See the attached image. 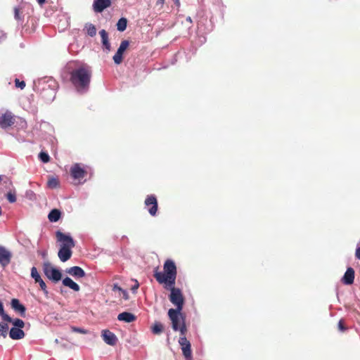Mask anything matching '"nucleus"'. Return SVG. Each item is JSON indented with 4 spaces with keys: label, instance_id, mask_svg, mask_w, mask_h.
Segmentation results:
<instances>
[{
    "label": "nucleus",
    "instance_id": "obj_49",
    "mask_svg": "<svg viewBox=\"0 0 360 360\" xmlns=\"http://www.w3.org/2000/svg\"><path fill=\"white\" fill-rule=\"evenodd\" d=\"M39 5H42L45 3L46 0H37Z\"/></svg>",
    "mask_w": 360,
    "mask_h": 360
},
{
    "label": "nucleus",
    "instance_id": "obj_38",
    "mask_svg": "<svg viewBox=\"0 0 360 360\" xmlns=\"http://www.w3.org/2000/svg\"><path fill=\"white\" fill-rule=\"evenodd\" d=\"M15 85L16 87L23 89L25 87V82L24 81H20L18 79H15Z\"/></svg>",
    "mask_w": 360,
    "mask_h": 360
},
{
    "label": "nucleus",
    "instance_id": "obj_21",
    "mask_svg": "<svg viewBox=\"0 0 360 360\" xmlns=\"http://www.w3.org/2000/svg\"><path fill=\"white\" fill-rule=\"evenodd\" d=\"M11 307L12 308L17 312H19L20 316H25L26 308L24 305L20 304V301L18 299L13 298L11 300Z\"/></svg>",
    "mask_w": 360,
    "mask_h": 360
},
{
    "label": "nucleus",
    "instance_id": "obj_47",
    "mask_svg": "<svg viewBox=\"0 0 360 360\" xmlns=\"http://www.w3.org/2000/svg\"><path fill=\"white\" fill-rule=\"evenodd\" d=\"M113 288L114 290L117 289L118 290L122 291L123 292V290L120 287H118L117 285H115Z\"/></svg>",
    "mask_w": 360,
    "mask_h": 360
},
{
    "label": "nucleus",
    "instance_id": "obj_1",
    "mask_svg": "<svg viewBox=\"0 0 360 360\" xmlns=\"http://www.w3.org/2000/svg\"><path fill=\"white\" fill-rule=\"evenodd\" d=\"M70 75V82L78 93L83 94L89 91L91 78V71L89 68L78 67L71 70Z\"/></svg>",
    "mask_w": 360,
    "mask_h": 360
},
{
    "label": "nucleus",
    "instance_id": "obj_54",
    "mask_svg": "<svg viewBox=\"0 0 360 360\" xmlns=\"http://www.w3.org/2000/svg\"><path fill=\"white\" fill-rule=\"evenodd\" d=\"M138 287H139V284H137L136 285H134V288H138Z\"/></svg>",
    "mask_w": 360,
    "mask_h": 360
},
{
    "label": "nucleus",
    "instance_id": "obj_29",
    "mask_svg": "<svg viewBox=\"0 0 360 360\" xmlns=\"http://www.w3.org/2000/svg\"><path fill=\"white\" fill-rule=\"evenodd\" d=\"M164 327L160 322H155L151 327V331L155 335H160L163 332Z\"/></svg>",
    "mask_w": 360,
    "mask_h": 360
},
{
    "label": "nucleus",
    "instance_id": "obj_6",
    "mask_svg": "<svg viewBox=\"0 0 360 360\" xmlns=\"http://www.w3.org/2000/svg\"><path fill=\"white\" fill-rule=\"evenodd\" d=\"M58 88V85L57 82L55 79H49V89L37 90L40 92L41 98L46 102H52L56 98Z\"/></svg>",
    "mask_w": 360,
    "mask_h": 360
},
{
    "label": "nucleus",
    "instance_id": "obj_16",
    "mask_svg": "<svg viewBox=\"0 0 360 360\" xmlns=\"http://www.w3.org/2000/svg\"><path fill=\"white\" fill-rule=\"evenodd\" d=\"M110 5V0H94L93 8L95 12L101 13Z\"/></svg>",
    "mask_w": 360,
    "mask_h": 360
},
{
    "label": "nucleus",
    "instance_id": "obj_30",
    "mask_svg": "<svg viewBox=\"0 0 360 360\" xmlns=\"http://www.w3.org/2000/svg\"><path fill=\"white\" fill-rule=\"evenodd\" d=\"M117 30L123 32L126 30L127 25V20L125 18H121L117 22Z\"/></svg>",
    "mask_w": 360,
    "mask_h": 360
},
{
    "label": "nucleus",
    "instance_id": "obj_25",
    "mask_svg": "<svg viewBox=\"0 0 360 360\" xmlns=\"http://www.w3.org/2000/svg\"><path fill=\"white\" fill-rule=\"evenodd\" d=\"M27 127V122L26 120L20 117L15 116V121H13V127L17 130L24 129Z\"/></svg>",
    "mask_w": 360,
    "mask_h": 360
},
{
    "label": "nucleus",
    "instance_id": "obj_2",
    "mask_svg": "<svg viewBox=\"0 0 360 360\" xmlns=\"http://www.w3.org/2000/svg\"><path fill=\"white\" fill-rule=\"evenodd\" d=\"M157 267L154 270L153 276L158 283L164 285H175L177 269L174 262L167 259L163 265V272L158 271Z\"/></svg>",
    "mask_w": 360,
    "mask_h": 360
},
{
    "label": "nucleus",
    "instance_id": "obj_37",
    "mask_svg": "<svg viewBox=\"0 0 360 360\" xmlns=\"http://www.w3.org/2000/svg\"><path fill=\"white\" fill-rule=\"evenodd\" d=\"M7 200L13 203L16 201V196L15 193L8 192L6 194Z\"/></svg>",
    "mask_w": 360,
    "mask_h": 360
},
{
    "label": "nucleus",
    "instance_id": "obj_10",
    "mask_svg": "<svg viewBox=\"0 0 360 360\" xmlns=\"http://www.w3.org/2000/svg\"><path fill=\"white\" fill-rule=\"evenodd\" d=\"M70 174L74 179L81 180L87 174V172L79 163H75L70 168Z\"/></svg>",
    "mask_w": 360,
    "mask_h": 360
},
{
    "label": "nucleus",
    "instance_id": "obj_50",
    "mask_svg": "<svg viewBox=\"0 0 360 360\" xmlns=\"http://www.w3.org/2000/svg\"><path fill=\"white\" fill-rule=\"evenodd\" d=\"M176 55H175V56H174V59L172 60V64H174V63H176Z\"/></svg>",
    "mask_w": 360,
    "mask_h": 360
},
{
    "label": "nucleus",
    "instance_id": "obj_15",
    "mask_svg": "<svg viewBox=\"0 0 360 360\" xmlns=\"http://www.w3.org/2000/svg\"><path fill=\"white\" fill-rule=\"evenodd\" d=\"M102 338L106 344L111 346L115 345L117 342L116 335L109 330H103L102 331Z\"/></svg>",
    "mask_w": 360,
    "mask_h": 360
},
{
    "label": "nucleus",
    "instance_id": "obj_28",
    "mask_svg": "<svg viewBox=\"0 0 360 360\" xmlns=\"http://www.w3.org/2000/svg\"><path fill=\"white\" fill-rule=\"evenodd\" d=\"M84 30H86V34L93 37L96 34V28L95 25L91 23H86L84 25Z\"/></svg>",
    "mask_w": 360,
    "mask_h": 360
},
{
    "label": "nucleus",
    "instance_id": "obj_52",
    "mask_svg": "<svg viewBox=\"0 0 360 360\" xmlns=\"http://www.w3.org/2000/svg\"><path fill=\"white\" fill-rule=\"evenodd\" d=\"M3 179V176L0 175V181Z\"/></svg>",
    "mask_w": 360,
    "mask_h": 360
},
{
    "label": "nucleus",
    "instance_id": "obj_3",
    "mask_svg": "<svg viewBox=\"0 0 360 360\" xmlns=\"http://www.w3.org/2000/svg\"><path fill=\"white\" fill-rule=\"evenodd\" d=\"M168 316L172 322V328L174 331H179L181 335H186L187 327L186 326V316L181 311L174 310L173 308L168 311Z\"/></svg>",
    "mask_w": 360,
    "mask_h": 360
},
{
    "label": "nucleus",
    "instance_id": "obj_23",
    "mask_svg": "<svg viewBox=\"0 0 360 360\" xmlns=\"http://www.w3.org/2000/svg\"><path fill=\"white\" fill-rule=\"evenodd\" d=\"M117 319L121 321H124L126 323H131L134 321L136 319V317L134 314L130 313V312H122L120 313L118 316Z\"/></svg>",
    "mask_w": 360,
    "mask_h": 360
},
{
    "label": "nucleus",
    "instance_id": "obj_9",
    "mask_svg": "<svg viewBox=\"0 0 360 360\" xmlns=\"http://www.w3.org/2000/svg\"><path fill=\"white\" fill-rule=\"evenodd\" d=\"M15 115L11 111H6L0 116V127L4 129L8 127H13V121H15Z\"/></svg>",
    "mask_w": 360,
    "mask_h": 360
},
{
    "label": "nucleus",
    "instance_id": "obj_44",
    "mask_svg": "<svg viewBox=\"0 0 360 360\" xmlns=\"http://www.w3.org/2000/svg\"><path fill=\"white\" fill-rule=\"evenodd\" d=\"M355 256L357 259H360V247L356 249Z\"/></svg>",
    "mask_w": 360,
    "mask_h": 360
},
{
    "label": "nucleus",
    "instance_id": "obj_42",
    "mask_svg": "<svg viewBox=\"0 0 360 360\" xmlns=\"http://www.w3.org/2000/svg\"><path fill=\"white\" fill-rule=\"evenodd\" d=\"M14 17L17 20H21L20 16V9L18 7L14 8Z\"/></svg>",
    "mask_w": 360,
    "mask_h": 360
},
{
    "label": "nucleus",
    "instance_id": "obj_43",
    "mask_svg": "<svg viewBox=\"0 0 360 360\" xmlns=\"http://www.w3.org/2000/svg\"><path fill=\"white\" fill-rule=\"evenodd\" d=\"M39 255L41 256L43 259H46L48 253L47 251L43 250V251H38L37 252Z\"/></svg>",
    "mask_w": 360,
    "mask_h": 360
},
{
    "label": "nucleus",
    "instance_id": "obj_22",
    "mask_svg": "<svg viewBox=\"0 0 360 360\" xmlns=\"http://www.w3.org/2000/svg\"><path fill=\"white\" fill-rule=\"evenodd\" d=\"M9 336L13 340H20L25 337V333L21 328L13 327L10 330Z\"/></svg>",
    "mask_w": 360,
    "mask_h": 360
},
{
    "label": "nucleus",
    "instance_id": "obj_27",
    "mask_svg": "<svg viewBox=\"0 0 360 360\" xmlns=\"http://www.w3.org/2000/svg\"><path fill=\"white\" fill-rule=\"evenodd\" d=\"M60 216H61L60 211L57 209H53L49 212V214L48 215V218L50 221L56 222L60 219Z\"/></svg>",
    "mask_w": 360,
    "mask_h": 360
},
{
    "label": "nucleus",
    "instance_id": "obj_11",
    "mask_svg": "<svg viewBox=\"0 0 360 360\" xmlns=\"http://www.w3.org/2000/svg\"><path fill=\"white\" fill-rule=\"evenodd\" d=\"M34 130L39 135H51L53 131L50 124L44 121L37 122L34 126Z\"/></svg>",
    "mask_w": 360,
    "mask_h": 360
},
{
    "label": "nucleus",
    "instance_id": "obj_19",
    "mask_svg": "<svg viewBox=\"0 0 360 360\" xmlns=\"http://www.w3.org/2000/svg\"><path fill=\"white\" fill-rule=\"evenodd\" d=\"M354 270L352 267H349L342 278V282L345 285H351L354 283Z\"/></svg>",
    "mask_w": 360,
    "mask_h": 360
},
{
    "label": "nucleus",
    "instance_id": "obj_18",
    "mask_svg": "<svg viewBox=\"0 0 360 360\" xmlns=\"http://www.w3.org/2000/svg\"><path fill=\"white\" fill-rule=\"evenodd\" d=\"M101 37L102 47L104 51L109 53L111 51V45L108 39V34L105 30H101L99 32Z\"/></svg>",
    "mask_w": 360,
    "mask_h": 360
},
{
    "label": "nucleus",
    "instance_id": "obj_39",
    "mask_svg": "<svg viewBox=\"0 0 360 360\" xmlns=\"http://www.w3.org/2000/svg\"><path fill=\"white\" fill-rule=\"evenodd\" d=\"M37 283H39L41 289L43 290V292L47 295L48 294V291H47V289H46V283H44V281L42 280V279H40V281H39L38 282H37Z\"/></svg>",
    "mask_w": 360,
    "mask_h": 360
},
{
    "label": "nucleus",
    "instance_id": "obj_48",
    "mask_svg": "<svg viewBox=\"0 0 360 360\" xmlns=\"http://www.w3.org/2000/svg\"><path fill=\"white\" fill-rule=\"evenodd\" d=\"M174 4H176L177 6H180V0H173Z\"/></svg>",
    "mask_w": 360,
    "mask_h": 360
},
{
    "label": "nucleus",
    "instance_id": "obj_13",
    "mask_svg": "<svg viewBox=\"0 0 360 360\" xmlns=\"http://www.w3.org/2000/svg\"><path fill=\"white\" fill-rule=\"evenodd\" d=\"M56 236L57 240L61 243L60 245L69 248H74L75 246V243L71 236L66 235L60 231H56Z\"/></svg>",
    "mask_w": 360,
    "mask_h": 360
},
{
    "label": "nucleus",
    "instance_id": "obj_40",
    "mask_svg": "<svg viewBox=\"0 0 360 360\" xmlns=\"http://www.w3.org/2000/svg\"><path fill=\"white\" fill-rule=\"evenodd\" d=\"M71 330L72 332L79 333H82V334H86L87 333V331L86 330H84V328H77V327H75V326H72L71 327Z\"/></svg>",
    "mask_w": 360,
    "mask_h": 360
},
{
    "label": "nucleus",
    "instance_id": "obj_24",
    "mask_svg": "<svg viewBox=\"0 0 360 360\" xmlns=\"http://www.w3.org/2000/svg\"><path fill=\"white\" fill-rule=\"evenodd\" d=\"M49 79H54L51 77H45L38 80L37 83L35 84L37 89H49Z\"/></svg>",
    "mask_w": 360,
    "mask_h": 360
},
{
    "label": "nucleus",
    "instance_id": "obj_8",
    "mask_svg": "<svg viewBox=\"0 0 360 360\" xmlns=\"http://www.w3.org/2000/svg\"><path fill=\"white\" fill-rule=\"evenodd\" d=\"M179 343L181 346L183 355L186 359H191L192 357L191 345L190 342L186 339V335H181Z\"/></svg>",
    "mask_w": 360,
    "mask_h": 360
},
{
    "label": "nucleus",
    "instance_id": "obj_31",
    "mask_svg": "<svg viewBox=\"0 0 360 360\" xmlns=\"http://www.w3.org/2000/svg\"><path fill=\"white\" fill-rule=\"evenodd\" d=\"M60 182L59 180L56 177H50L47 181V186L49 188H56L59 187Z\"/></svg>",
    "mask_w": 360,
    "mask_h": 360
},
{
    "label": "nucleus",
    "instance_id": "obj_45",
    "mask_svg": "<svg viewBox=\"0 0 360 360\" xmlns=\"http://www.w3.org/2000/svg\"><path fill=\"white\" fill-rule=\"evenodd\" d=\"M165 4V0H157L156 4L162 6Z\"/></svg>",
    "mask_w": 360,
    "mask_h": 360
},
{
    "label": "nucleus",
    "instance_id": "obj_5",
    "mask_svg": "<svg viewBox=\"0 0 360 360\" xmlns=\"http://www.w3.org/2000/svg\"><path fill=\"white\" fill-rule=\"evenodd\" d=\"M44 275L51 281L57 283L62 278V274L58 269L53 267L50 262L45 261L42 265Z\"/></svg>",
    "mask_w": 360,
    "mask_h": 360
},
{
    "label": "nucleus",
    "instance_id": "obj_32",
    "mask_svg": "<svg viewBox=\"0 0 360 360\" xmlns=\"http://www.w3.org/2000/svg\"><path fill=\"white\" fill-rule=\"evenodd\" d=\"M0 316L6 322H11L12 319L4 312L3 304L0 302Z\"/></svg>",
    "mask_w": 360,
    "mask_h": 360
},
{
    "label": "nucleus",
    "instance_id": "obj_33",
    "mask_svg": "<svg viewBox=\"0 0 360 360\" xmlns=\"http://www.w3.org/2000/svg\"><path fill=\"white\" fill-rule=\"evenodd\" d=\"M31 276L32 278H34L35 283L38 282L41 279L39 274L38 273V271L35 266L32 267L31 269Z\"/></svg>",
    "mask_w": 360,
    "mask_h": 360
},
{
    "label": "nucleus",
    "instance_id": "obj_53",
    "mask_svg": "<svg viewBox=\"0 0 360 360\" xmlns=\"http://www.w3.org/2000/svg\"><path fill=\"white\" fill-rule=\"evenodd\" d=\"M138 287H139V284H137L136 285H134V288H138Z\"/></svg>",
    "mask_w": 360,
    "mask_h": 360
},
{
    "label": "nucleus",
    "instance_id": "obj_12",
    "mask_svg": "<svg viewBox=\"0 0 360 360\" xmlns=\"http://www.w3.org/2000/svg\"><path fill=\"white\" fill-rule=\"evenodd\" d=\"M129 45V42L128 40H123L121 42L117 52L112 57L113 61L116 65H120L122 62L123 53L128 48Z\"/></svg>",
    "mask_w": 360,
    "mask_h": 360
},
{
    "label": "nucleus",
    "instance_id": "obj_7",
    "mask_svg": "<svg viewBox=\"0 0 360 360\" xmlns=\"http://www.w3.org/2000/svg\"><path fill=\"white\" fill-rule=\"evenodd\" d=\"M146 207L151 216H155L158 212V204L155 195H150L146 197L144 201Z\"/></svg>",
    "mask_w": 360,
    "mask_h": 360
},
{
    "label": "nucleus",
    "instance_id": "obj_17",
    "mask_svg": "<svg viewBox=\"0 0 360 360\" xmlns=\"http://www.w3.org/2000/svg\"><path fill=\"white\" fill-rule=\"evenodd\" d=\"M72 248L60 245L58 255L60 261L65 262L70 259L72 255Z\"/></svg>",
    "mask_w": 360,
    "mask_h": 360
},
{
    "label": "nucleus",
    "instance_id": "obj_46",
    "mask_svg": "<svg viewBox=\"0 0 360 360\" xmlns=\"http://www.w3.org/2000/svg\"><path fill=\"white\" fill-rule=\"evenodd\" d=\"M6 38V36L4 34L0 32V42L4 40Z\"/></svg>",
    "mask_w": 360,
    "mask_h": 360
},
{
    "label": "nucleus",
    "instance_id": "obj_35",
    "mask_svg": "<svg viewBox=\"0 0 360 360\" xmlns=\"http://www.w3.org/2000/svg\"><path fill=\"white\" fill-rule=\"evenodd\" d=\"M39 158L40 159V160L44 162V163H47L50 161V157L49 155L47 154V153L46 152H43L41 151L39 154Z\"/></svg>",
    "mask_w": 360,
    "mask_h": 360
},
{
    "label": "nucleus",
    "instance_id": "obj_51",
    "mask_svg": "<svg viewBox=\"0 0 360 360\" xmlns=\"http://www.w3.org/2000/svg\"><path fill=\"white\" fill-rule=\"evenodd\" d=\"M186 20H187L188 21H189V22H191V17H188V18H186Z\"/></svg>",
    "mask_w": 360,
    "mask_h": 360
},
{
    "label": "nucleus",
    "instance_id": "obj_26",
    "mask_svg": "<svg viewBox=\"0 0 360 360\" xmlns=\"http://www.w3.org/2000/svg\"><path fill=\"white\" fill-rule=\"evenodd\" d=\"M63 284L76 292L80 290L79 285L69 277H66L63 280Z\"/></svg>",
    "mask_w": 360,
    "mask_h": 360
},
{
    "label": "nucleus",
    "instance_id": "obj_34",
    "mask_svg": "<svg viewBox=\"0 0 360 360\" xmlns=\"http://www.w3.org/2000/svg\"><path fill=\"white\" fill-rule=\"evenodd\" d=\"M8 326L7 323H0V335L6 338L8 334Z\"/></svg>",
    "mask_w": 360,
    "mask_h": 360
},
{
    "label": "nucleus",
    "instance_id": "obj_36",
    "mask_svg": "<svg viewBox=\"0 0 360 360\" xmlns=\"http://www.w3.org/2000/svg\"><path fill=\"white\" fill-rule=\"evenodd\" d=\"M11 323H13L15 328H22L25 326L24 321L20 319H15V320L12 319Z\"/></svg>",
    "mask_w": 360,
    "mask_h": 360
},
{
    "label": "nucleus",
    "instance_id": "obj_14",
    "mask_svg": "<svg viewBox=\"0 0 360 360\" xmlns=\"http://www.w3.org/2000/svg\"><path fill=\"white\" fill-rule=\"evenodd\" d=\"M12 254L4 246L0 245V264L5 267L9 264Z\"/></svg>",
    "mask_w": 360,
    "mask_h": 360
},
{
    "label": "nucleus",
    "instance_id": "obj_4",
    "mask_svg": "<svg viewBox=\"0 0 360 360\" xmlns=\"http://www.w3.org/2000/svg\"><path fill=\"white\" fill-rule=\"evenodd\" d=\"M164 288L170 290L169 300L176 307L174 310L182 311L185 299L181 290L180 288H175L174 285H164Z\"/></svg>",
    "mask_w": 360,
    "mask_h": 360
},
{
    "label": "nucleus",
    "instance_id": "obj_41",
    "mask_svg": "<svg viewBox=\"0 0 360 360\" xmlns=\"http://www.w3.org/2000/svg\"><path fill=\"white\" fill-rule=\"evenodd\" d=\"M338 327L339 330L342 332H345L347 330L346 326H345V321L342 319H340L338 322Z\"/></svg>",
    "mask_w": 360,
    "mask_h": 360
},
{
    "label": "nucleus",
    "instance_id": "obj_20",
    "mask_svg": "<svg viewBox=\"0 0 360 360\" xmlns=\"http://www.w3.org/2000/svg\"><path fill=\"white\" fill-rule=\"evenodd\" d=\"M66 272L76 278H83L85 276L84 271L79 266H72L66 270Z\"/></svg>",
    "mask_w": 360,
    "mask_h": 360
}]
</instances>
